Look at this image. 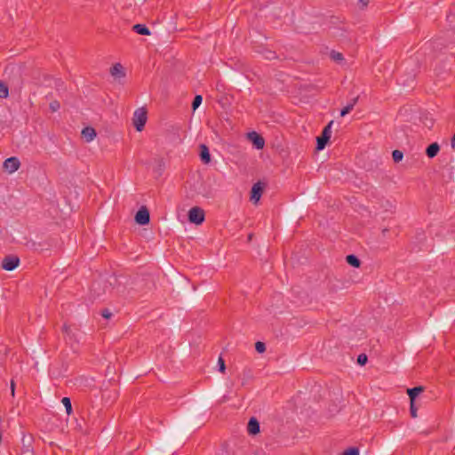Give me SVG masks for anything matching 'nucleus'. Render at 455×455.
<instances>
[{"mask_svg":"<svg viewBox=\"0 0 455 455\" xmlns=\"http://www.w3.org/2000/svg\"><path fill=\"white\" fill-rule=\"evenodd\" d=\"M109 72L111 75H114V67H110Z\"/></svg>","mask_w":455,"mask_h":455,"instance_id":"nucleus-36","label":"nucleus"},{"mask_svg":"<svg viewBox=\"0 0 455 455\" xmlns=\"http://www.w3.org/2000/svg\"><path fill=\"white\" fill-rule=\"evenodd\" d=\"M248 138L253 143V145L255 146V148L257 149L263 148V147L265 145L264 139L259 134H258L256 132H249Z\"/></svg>","mask_w":455,"mask_h":455,"instance_id":"nucleus-8","label":"nucleus"},{"mask_svg":"<svg viewBox=\"0 0 455 455\" xmlns=\"http://www.w3.org/2000/svg\"><path fill=\"white\" fill-rule=\"evenodd\" d=\"M202 101L203 97L201 95H196L192 102L193 110H196L202 104Z\"/></svg>","mask_w":455,"mask_h":455,"instance_id":"nucleus-22","label":"nucleus"},{"mask_svg":"<svg viewBox=\"0 0 455 455\" xmlns=\"http://www.w3.org/2000/svg\"><path fill=\"white\" fill-rule=\"evenodd\" d=\"M417 407L415 405V402H411V405H410V413H411V416L412 418H416L417 417Z\"/></svg>","mask_w":455,"mask_h":455,"instance_id":"nucleus-26","label":"nucleus"},{"mask_svg":"<svg viewBox=\"0 0 455 455\" xmlns=\"http://www.w3.org/2000/svg\"><path fill=\"white\" fill-rule=\"evenodd\" d=\"M9 95V90L5 84L0 82V98H7Z\"/></svg>","mask_w":455,"mask_h":455,"instance_id":"nucleus-21","label":"nucleus"},{"mask_svg":"<svg viewBox=\"0 0 455 455\" xmlns=\"http://www.w3.org/2000/svg\"><path fill=\"white\" fill-rule=\"evenodd\" d=\"M101 315L106 319H109L112 315V313L108 309H105L102 311Z\"/></svg>","mask_w":455,"mask_h":455,"instance_id":"nucleus-30","label":"nucleus"},{"mask_svg":"<svg viewBox=\"0 0 455 455\" xmlns=\"http://www.w3.org/2000/svg\"><path fill=\"white\" fill-rule=\"evenodd\" d=\"M20 263V259L14 256L5 257L2 261V267L7 271H12Z\"/></svg>","mask_w":455,"mask_h":455,"instance_id":"nucleus-5","label":"nucleus"},{"mask_svg":"<svg viewBox=\"0 0 455 455\" xmlns=\"http://www.w3.org/2000/svg\"><path fill=\"white\" fill-rule=\"evenodd\" d=\"M333 124V121H331L323 130L322 137H324L328 140H330L331 135V125Z\"/></svg>","mask_w":455,"mask_h":455,"instance_id":"nucleus-18","label":"nucleus"},{"mask_svg":"<svg viewBox=\"0 0 455 455\" xmlns=\"http://www.w3.org/2000/svg\"><path fill=\"white\" fill-rule=\"evenodd\" d=\"M218 365H219V370L221 372H224L225 371V369H226V366H225V362L223 360L222 357H220L219 360H218Z\"/></svg>","mask_w":455,"mask_h":455,"instance_id":"nucleus-28","label":"nucleus"},{"mask_svg":"<svg viewBox=\"0 0 455 455\" xmlns=\"http://www.w3.org/2000/svg\"><path fill=\"white\" fill-rule=\"evenodd\" d=\"M267 59H274L275 58V53L273 52L268 51L266 55Z\"/></svg>","mask_w":455,"mask_h":455,"instance_id":"nucleus-31","label":"nucleus"},{"mask_svg":"<svg viewBox=\"0 0 455 455\" xmlns=\"http://www.w3.org/2000/svg\"><path fill=\"white\" fill-rule=\"evenodd\" d=\"M263 187L260 182L255 183L251 191V201L257 204L262 196Z\"/></svg>","mask_w":455,"mask_h":455,"instance_id":"nucleus-7","label":"nucleus"},{"mask_svg":"<svg viewBox=\"0 0 455 455\" xmlns=\"http://www.w3.org/2000/svg\"><path fill=\"white\" fill-rule=\"evenodd\" d=\"M188 220L196 225L202 224L204 220V212L200 207H193L188 212Z\"/></svg>","mask_w":455,"mask_h":455,"instance_id":"nucleus-3","label":"nucleus"},{"mask_svg":"<svg viewBox=\"0 0 455 455\" xmlns=\"http://www.w3.org/2000/svg\"><path fill=\"white\" fill-rule=\"evenodd\" d=\"M149 220V212L146 207H141L135 215V220L140 225L148 224Z\"/></svg>","mask_w":455,"mask_h":455,"instance_id":"nucleus-6","label":"nucleus"},{"mask_svg":"<svg viewBox=\"0 0 455 455\" xmlns=\"http://www.w3.org/2000/svg\"><path fill=\"white\" fill-rule=\"evenodd\" d=\"M147 111L144 108H140L135 110L133 114V124L138 132H141L147 122Z\"/></svg>","mask_w":455,"mask_h":455,"instance_id":"nucleus-2","label":"nucleus"},{"mask_svg":"<svg viewBox=\"0 0 455 455\" xmlns=\"http://www.w3.org/2000/svg\"><path fill=\"white\" fill-rule=\"evenodd\" d=\"M20 166V162L19 158H17L15 156H12V157L5 159L3 164V167H4V171L10 174L18 171Z\"/></svg>","mask_w":455,"mask_h":455,"instance_id":"nucleus-4","label":"nucleus"},{"mask_svg":"<svg viewBox=\"0 0 455 455\" xmlns=\"http://www.w3.org/2000/svg\"><path fill=\"white\" fill-rule=\"evenodd\" d=\"M200 158L202 162L204 164H209L211 162V155L209 152V148L204 144H202L200 146Z\"/></svg>","mask_w":455,"mask_h":455,"instance_id":"nucleus-11","label":"nucleus"},{"mask_svg":"<svg viewBox=\"0 0 455 455\" xmlns=\"http://www.w3.org/2000/svg\"><path fill=\"white\" fill-rule=\"evenodd\" d=\"M367 362V356L366 355L364 354H361L358 355L357 357V363L360 364V365H363L365 364Z\"/></svg>","mask_w":455,"mask_h":455,"instance_id":"nucleus-27","label":"nucleus"},{"mask_svg":"<svg viewBox=\"0 0 455 455\" xmlns=\"http://www.w3.org/2000/svg\"><path fill=\"white\" fill-rule=\"evenodd\" d=\"M451 147L455 149V133L453 134L451 140Z\"/></svg>","mask_w":455,"mask_h":455,"instance_id":"nucleus-33","label":"nucleus"},{"mask_svg":"<svg viewBox=\"0 0 455 455\" xmlns=\"http://www.w3.org/2000/svg\"><path fill=\"white\" fill-rule=\"evenodd\" d=\"M63 330H64V331L68 332V326H66V325H64V326H63Z\"/></svg>","mask_w":455,"mask_h":455,"instance_id":"nucleus-37","label":"nucleus"},{"mask_svg":"<svg viewBox=\"0 0 455 455\" xmlns=\"http://www.w3.org/2000/svg\"><path fill=\"white\" fill-rule=\"evenodd\" d=\"M357 102V98H354L346 107H344L340 111V116H344L348 114L355 107Z\"/></svg>","mask_w":455,"mask_h":455,"instance_id":"nucleus-15","label":"nucleus"},{"mask_svg":"<svg viewBox=\"0 0 455 455\" xmlns=\"http://www.w3.org/2000/svg\"><path fill=\"white\" fill-rule=\"evenodd\" d=\"M316 140H317L316 149L320 151L325 148L329 140L324 137L320 136L317 138Z\"/></svg>","mask_w":455,"mask_h":455,"instance_id":"nucleus-19","label":"nucleus"},{"mask_svg":"<svg viewBox=\"0 0 455 455\" xmlns=\"http://www.w3.org/2000/svg\"><path fill=\"white\" fill-rule=\"evenodd\" d=\"M440 146L438 143L434 142L427 148L426 154L429 158H433L438 154Z\"/></svg>","mask_w":455,"mask_h":455,"instance_id":"nucleus-12","label":"nucleus"},{"mask_svg":"<svg viewBox=\"0 0 455 455\" xmlns=\"http://www.w3.org/2000/svg\"><path fill=\"white\" fill-rule=\"evenodd\" d=\"M255 348L259 353H263L266 350V346L263 342L258 341L255 344Z\"/></svg>","mask_w":455,"mask_h":455,"instance_id":"nucleus-25","label":"nucleus"},{"mask_svg":"<svg viewBox=\"0 0 455 455\" xmlns=\"http://www.w3.org/2000/svg\"><path fill=\"white\" fill-rule=\"evenodd\" d=\"M132 28L136 33H138L140 35L149 36L151 34L148 28H147L146 25H144V24H136L133 26Z\"/></svg>","mask_w":455,"mask_h":455,"instance_id":"nucleus-13","label":"nucleus"},{"mask_svg":"<svg viewBox=\"0 0 455 455\" xmlns=\"http://www.w3.org/2000/svg\"><path fill=\"white\" fill-rule=\"evenodd\" d=\"M11 389H12V395H14V383L13 382H12Z\"/></svg>","mask_w":455,"mask_h":455,"instance_id":"nucleus-35","label":"nucleus"},{"mask_svg":"<svg viewBox=\"0 0 455 455\" xmlns=\"http://www.w3.org/2000/svg\"><path fill=\"white\" fill-rule=\"evenodd\" d=\"M392 157L395 163H399L403 160V154L402 151L395 149L392 152Z\"/></svg>","mask_w":455,"mask_h":455,"instance_id":"nucleus-20","label":"nucleus"},{"mask_svg":"<svg viewBox=\"0 0 455 455\" xmlns=\"http://www.w3.org/2000/svg\"><path fill=\"white\" fill-rule=\"evenodd\" d=\"M26 453H32V450L28 446L25 447V449L23 451V454H26Z\"/></svg>","mask_w":455,"mask_h":455,"instance_id":"nucleus-34","label":"nucleus"},{"mask_svg":"<svg viewBox=\"0 0 455 455\" xmlns=\"http://www.w3.org/2000/svg\"><path fill=\"white\" fill-rule=\"evenodd\" d=\"M128 82L127 70L120 63H116V90L124 89Z\"/></svg>","mask_w":455,"mask_h":455,"instance_id":"nucleus-1","label":"nucleus"},{"mask_svg":"<svg viewBox=\"0 0 455 455\" xmlns=\"http://www.w3.org/2000/svg\"><path fill=\"white\" fill-rule=\"evenodd\" d=\"M50 108L52 109V111L55 112L57 110H59L60 108V104L59 102L57 101H53L50 104Z\"/></svg>","mask_w":455,"mask_h":455,"instance_id":"nucleus-29","label":"nucleus"},{"mask_svg":"<svg viewBox=\"0 0 455 455\" xmlns=\"http://www.w3.org/2000/svg\"><path fill=\"white\" fill-rule=\"evenodd\" d=\"M423 391L422 387H415L413 388L408 389V395L411 399V402H415L416 397Z\"/></svg>","mask_w":455,"mask_h":455,"instance_id":"nucleus-14","label":"nucleus"},{"mask_svg":"<svg viewBox=\"0 0 455 455\" xmlns=\"http://www.w3.org/2000/svg\"><path fill=\"white\" fill-rule=\"evenodd\" d=\"M82 136L86 142H91L96 137V132L92 127H85L82 130Z\"/></svg>","mask_w":455,"mask_h":455,"instance_id":"nucleus-9","label":"nucleus"},{"mask_svg":"<svg viewBox=\"0 0 455 455\" xmlns=\"http://www.w3.org/2000/svg\"><path fill=\"white\" fill-rule=\"evenodd\" d=\"M343 455H359V450L357 448H349L343 452Z\"/></svg>","mask_w":455,"mask_h":455,"instance_id":"nucleus-24","label":"nucleus"},{"mask_svg":"<svg viewBox=\"0 0 455 455\" xmlns=\"http://www.w3.org/2000/svg\"><path fill=\"white\" fill-rule=\"evenodd\" d=\"M247 430L251 435H256L259 432V423L255 418H251L249 420Z\"/></svg>","mask_w":455,"mask_h":455,"instance_id":"nucleus-10","label":"nucleus"},{"mask_svg":"<svg viewBox=\"0 0 455 455\" xmlns=\"http://www.w3.org/2000/svg\"><path fill=\"white\" fill-rule=\"evenodd\" d=\"M62 404L64 405L66 409V412L68 415H70L72 413V404L71 400L68 397H63L61 400Z\"/></svg>","mask_w":455,"mask_h":455,"instance_id":"nucleus-17","label":"nucleus"},{"mask_svg":"<svg viewBox=\"0 0 455 455\" xmlns=\"http://www.w3.org/2000/svg\"><path fill=\"white\" fill-rule=\"evenodd\" d=\"M347 262L355 267H358L360 266L359 259L353 254L347 256Z\"/></svg>","mask_w":455,"mask_h":455,"instance_id":"nucleus-16","label":"nucleus"},{"mask_svg":"<svg viewBox=\"0 0 455 455\" xmlns=\"http://www.w3.org/2000/svg\"><path fill=\"white\" fill-rule=\"evenodd\" d=\"M370 0H359V4L362 5V7H366L369 4Z\"/></svg>","mask_w":455,"mask_h":455,"instance_id":"nucleus-32","label":"nucleus"},{"mask_svg":"<svg viewBox=\"0 0 455 455\" xmlns=\"http://www.w3.org/2000/svg\"><path fill=\"white\" fill-rule=\"evenodd\" d=\"M331 58L335 61H340L343 60V55L340 52L333 51L331 52Z\"/></svg>","mask_w":455,"mask_h":455,"instance_id":"nucleus-23","label":"nucleus"}]
</instances>
